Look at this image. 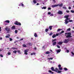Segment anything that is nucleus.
<instances>
[{"label":"nucleus","instance_id":"obj_1","mask_svg":"<svg viewBox=\"0 0 74 74\" xmlns=\"http://www.w3.org/2000/svg\"><path fill=\"white\" fill-rule=\"evenodd\" d=\"M65 36H66V38H70L72 37L71 33L70 32L65 33Z\"/></svg>","mask_w":74,"mask_h":74},{"label":"nucleus","instance_id":"obj_2","mask_svg":"<svg viewBox=\"0 0 74 74\" xmlns=\"http://www.w3.org/2000/svg\"><path fill=\"white\" fill-rule=\"evenodd\" d=\"M58 6H59L60 7H62L63 6V3H62L60 4H56L54 5H52V7L53 8H54L55 7H58Z\"/></svg>","mask_w":74,"mask_h":74},{"label":"nucleus","instance_id":"obj_3","mask_svg":"<svg viewBox=\"0 0 74 74\" xmlns=\"http://www.w3.org/2000/svg\"><path fill=\"white\" fill-rule=\"evenodd\" d=\"M15 25H18V26H21V23H18L17 21H15L14 23Z\"/></svg>","mask_w":74,"mask_h":74},{"label":"nucleus","instance_id":"obj_4","mask_svg":"<svg viewBox=\"0 0 74 74\" xmlns=\"http://www.w3.org/2000/svg\"><path fill=\"white\" fill-rule=\"evenodd\" d=\"M5 30H6V31H7V32H9L10 31V29L8 27H5Z\"/></svg>","mask_w":74,"mask_h":74},{"label":"nucleus","instance_id":"obj_5","mask_svg":"<svg viewBox=\"0 0 74 74\" xmlns=\"http://www.w3.org/2000/svg\"><path fill=\"white\" fill-rule=\"evenodd\" d=\"M69 41V39H65L63 41L64 43H68Z\"/></svg>","mask_w":74,"mask_h":74},{"label":"nucleus","instance_id":"obj_6","mask_svg":"<svg viewBox=\"0 0 74 74\" xmlns=\"http://www.w3.org/2000/svg\"><path fill=\"white\" fill-rule=\"evenodd\" d=\"M57 14L60 15H62L63 14V12L60 10H59L58 12H57Z\"/></svg>","mask_w":74,"mask_h":74},{"label":"nucleus","instance_id":"obj_7","mask_svg":"<svg viewBox=\"0 0 74 74\" xmlns=\"http://www.w3.org/2000/svg\"><path fill=\"white\" fill-rule=\"evenodd\" d=\"M51 70L52 71H55V72H56V70H55V69H54V67H52L51 68Z\"/></svg>","mask_w":74,"mask_h":74},{"label":"nucleus","instance_id":"obj_8","mask_svg":"<svg viewBox=\"0 0 74 74\" xmlns=\"http://www.w3.org/2000/svg\"><path fill=\"white\" fill-rule=\"evenodd\" d=\"M11 29L12 30H15V29H16V27H15V25H13Z\"/></svg>","mask_w":74,"mask_h":74},{"label":"nucleus","instance_id":"obj_9","mask_svg":"<svg viewBox=\"0 0 74 74\" xmlns=\"http://www.w3.org/2000/svg\"><path fill=\"white\" fill-rule=\"evenodd\" d=\"M57 44L58 45H62V44H63V42H58Z\"/></svg>","mask_w":74,"mask_h":74},{"label":"nucleus","instance_id":"obj_10","mask_svg":"<svg viewBox=\"0 0 74 74\" xmlns=\"http://www.w3.org/2000/svg\"><path fill=\"white\" fill-rule=\"evenodd\" d=\"M69 16H70L69 15H65V16H64V18H66L67 19V18H69Z\"/></svg>","mask_w":74,"mask_h":74},{"label":"nucleus","instance_id":"obj_11","mask_svg":"<svg viewBox=\"0 0 74 74\" xmlns=\"http://www.w3.org/2000/svg\"><path fill=\"white\" fill-rule=\"evenodd\" d=\"M61 51V49H59L57 51V53H59V52H60V51Z\"/></svg>","mask_w":74,"mask_h":74},{"label":"nucleus","instance_id":"obj_12","mask_svg":"<svg viewBox=\"0 0 74 74\" xmlns=\"http://www.w3.org/2000/svg\"><path fill=\"white\" fill-rule=\"evenodd\" d=\"M64 32V31H62L61 32H60L59 33H58V34H62V33H63Z\"/></svg>","mask_w":74,"mask_h":74},{"label":"nucleus","instance_id":"obj_13","mask_svg":"<svg viewBox=\"0 0 74 74\" xmlns=\"http://www.w3.org/2000/svg\"><path fill=\"white\" fill-rule=\"evenodd\" d=\"M48 72H49V73H51V74H53L54 73H53V72H52V71H51V70H49Z\"/></svg>","mask_w":74,"mask_h":74},{"label":"nucleus","instance_id":"obj_14","mask_svg":"<svg viewBox=\"0 0 74 74\" xmlns=\"http://www.w3.org/2000/svg\"><path fill=\"white\" fill-rule=\"evenodd\" d=\"M52 27H53L52 26H49V29L50 30H51L52 29Z\"/></svg>","mask_w":74,"mask_h":74},{"label":"nucleus","instance_id":"obj_15","mask_svg":"<svg viewBox=\"0 0 74 74\" xmlns=\"http://www.w3.org/2000/svg\"><path fill=\"white\" fill-rule=\"evenodd\" d=\"M19 6H21V5L22 7H24V5L23 3H21L19 5Z\"/></svg>","mask_w":74,"mask_h":74},{"label":"nucleus","instance_id":"obj_16","mask_svg":"<svg viewBox=\"0 0 74 74\" xmlns=\"http://www.w3.org/2000/svg\"><path fill=\"white\" fill-rule=\"evenodd\" d=\"M56 42H53V46H55V45H56Z\"/></svg>","mask_w":74,"mask_h":74},{"label":"nucleus","instance_id":"obj_17","mask_svg":"<svg viewBox=\"0 0 74 74\" xmlns=\"http://www.w3.org/2000/svg\"><path fill=\"white\" fill-rule=\"evenodd\" d=\"M33 3H34V4H36V3H37V1H36V0H34L33 1Z\"/></svg>","mask_w":74,"mask_h":74},{"label":"nucleus","instance_id":"obj_18","mask_svg":"<svg viewBox=\"0 0 74 74\" xmlns=\"http://www.w3.org/2000/svg\"><path fill=\"white\" fill-rule=\"evenodd\" d=\"M64 21H65V24H67L68 23H69V22L67 21V20L66 19Z\"/></svg>","mask_w":74,"mask_h":74},{"label":"nucleus","instance_id":"obj_19","mask_svg":"<svg viewBox=\"0 0 74 74\" xmlns=\"http://www.w3.org/2000/svg\"><path fill=\"white\" fill-rule=\"evenodd\" d=\"M56 35L55 34H53V36H52V37L53 38H54L56 37Z\"/></svg>","mask_w":74,"mask_h":74},{"label":"nucleus","instance_id":"obj_20","mask_svg":"<svg viewBox=\"0 0 74 74\" xmlns=\"http://www.w3.org/2000/svg\"><path fill=\"white\" fill-rule=\"evenodd\" d=\"M34 36L35 37H37V33H35L34 34Z\"/></svg>","mask_w":74,"mask_h":74},{"label":"nucleus","instance_id":"obj_21","mask_svg":"<svg viewBox=\"0 0 74 74\" xmlns=\"http://www.w3.org/2000/svg\"><path fill=\"white\" fill-rule=\"evenodd\" d=\"M12 49H14V50H16L18 49V48H16L15 47H12Z\"/></svg>","mask_w":74,"mask_h":74},{"label":"nucleus","instance_id":"obj_22","mask_svg":"<svg viewBox=\"0 0 74 74\" xmlns=\"http://www.w3.org/2000/svg\"><path fill=\"white\" fill-rule=\"evenodd\" d=\"M58 70L60 71L62 70H63V68H62V67L59 68L58 69Z\"/></svg>","mask_w":74,"mask_h":74},{"label":"nucleus","instance_id":"obj_23","mask_svg":"<svg viewBox=\"0 0 74 74\" xmlns=\"http://www.w3.org/2000/svg\"><path fill=\"white\" fill-rule=\"evenodd\" d=\"M56 72H57L58 73H62V71H56Z\"/></svg>","mask_w":74,"mask_h":74},{"label":"nucleus","instance_id":"obj_24","mask_svg":"<svg viewBox=\"0 0 74 74\" xmlns=\"http://www.w3.org/2000/svg\"><path fill=\"white\" fill-rule=\"evenodd\" d=\"M17 52V51L15 50L13 51V53H15V54H16V53Z\"/></svg>","mask_w":74,"mask_h":74},{"label":"nucleus","instance_id":"obj_25","mask_svg":"<svg viewBox=\"0 0 74 74\" xmlns=\"http://www.w3.org/2000/svg\"><path fill=\"white\" fill-rule=\"evenodd\" d=\"M47 7H43L42 8V9H44V10H45L46 9Z\"/></svg>","mask_w":74,"mask_h":74},{"label":"nucleus","instance_id":"obj_26","mask_svg":"<svg viewBox=\"0 0 74 74\" xmlns=\"http://www.w3.org/2000/svg\"><path fill=\"white\" fill-rule=\"evenodd\" d=\"M23 47H25V48H26V47H27L26 45L25 44H23Z\"/></svg>","mask_w":74,"mask_h":74},{"label":"nucleus","instance_id":"obj_27","mask_svg":"<svg viewBox=\"0 0 74 74\" xmlns=\"http://www.w3.org/2000/svg\"><path fill=\"white\" fill-rule=\"evenodd\" d=\"M5 22H6L7 23H10V21H9V20H6L5 21Z\"/></svg>","mask_w":74,"mask_h":74},{"label":"nucleus","instance_id":"obj_28","mask_svg":"<svg viewBox=\"0 0 74 74\" xmlns=\"http://www.w3.org/2000/svg\"><path fill=\"white\" fill-rule=\"evenodd\" d=\"M56 40H57L56 39H54L52 40V42H53L54 41H56Z\"/></svg>","mask_w":74,"mask_h":74},{"label":"nucleus","instance_id":"obj_29","mask_svg":"<svg viewBox=\"0 0 74 74\" xmlns=\"http://www.w3.org/2000/svg\"><path fill=\"white\" fill-rule=\"evenodd\" d=\"M49 30V29H45V32H48V31Z\"/></svg>","mask_w":74,"mask_h":74},{"label":"nucleus","instance_id":"obj_30","mask_svg":"<svg viewBox=\"0 0 74 74\" xmlns=\"http://www.w3.org/2000/svg\"><path fill=\"white\" fill-rule=\"evenodd\" d=\"M27 45H32V44L30 43H28L27 44Z\"/></svg>","mask_w":74,"mask_h":74},{"label":"nucleus","instance_id":"obj_31","mask_svg":"<svg viewBox=\"0 0 74 74\" xmlns=\"http://www.w3.org/2000/svg\"><path fill=\"white\" fill-rule=\"evenodd\" d=\"M29 50L28 49H25V50H24V52H28V51Z\"/></svg>","mask_w":74,"mask_h":74},{"label":"nucleus","instance_id":"obj_32","mask_svg":"<svg viewBox=\"0 0 74 74\" xmlns=\"http://www.w3.org/2000/svg\"><path fill=\"white\" fill-rule=\"evenodd\" d=\"M64 70L65 71H67L68 70V69H67L66 68H64Z\"/></svg>","mask_w":74,"mask_h":74},{"label":"nucleus","instance_id":"obj_33","mask_svg":"<svg viewBox=\"0 0 74 74\" xmlns=\"http://www.w3.org/2000/svg\"><path fill=\"white\" fill-rule=\"evenodd\" d=\"M46 53V54H49V53H50L49 51H47Z\"/></svg>","mask_w":74,"mask_h":74},{"label":"nucleus","instance_id":"obj_34","mask_svg":"<svg viewBox=\"0 0 74 74\" xmlns=\"http://www.w3.org/2000/svg\"><path fill=\"white\" fill-rule=\"evenodd\" d=\"M48 59L49 60H52L53 59V58H48Z\"/></svg>","mask_w":74,"mask_h":74},{"label":"nucleus","instance_id":"obj_35","mask_svg":"<svg viewBox=\"0 0 74 74\" xmlns=\"http://www.w3.org/2000/svg\"><path fill=\"white\" fill-rule=\"evenodd\" d=\"M58 68H56L55 69V70H56V71H58Z\"/></svg>","mask_w":74,"mask_h":74},{"label":"nucleus","instance_id":"obj_36","mask_svg":"<svg viewBox=\"0 0 74 74\" xmlns=\"http://www.w3.org/2000/svg\"><path fill=\"white\" fill-rule=\"evenodd\" d=\"M67 31H70L71 30V29L70 28H69L67 29Z\"/></svg>","mask_w":74,"mask_h":74},{"label":"nucleus","instance_id":"obj_37","mask_svg":"<svg viewBox=\"0 0 74 74\" xmlns=\"http://www.w3.org/2000/svg\"><path fill=\"white\" fill-rule=\"evenodd\" d=\"M73 20H70L69 21V22H73Z\"/></svg>","mask_w":74,"mask_h":74},{"label":"nucleus","instance_id":"obj_38","mask_svg":"<svg viewBox=\"0 0 74 74\" xmlns=\"http://www.w3.org/2000/svg\"><path fill=\"white\" fill-rule=\"evenodd\" d=\"M57 47L58 48H60V47L58 45H57Z\"/></svg>","mask_w":74,"mask_h":74},{"label":"nucleus","instance_id":"obj_39","mask_svg":"<svg viewBox=\"0 0 74 74\" xmlns=\"http://www.w3.org/2000/svg\"><path fill=\"white\" fill-rule=\"evenodd\" d=\"M62 8H63L64 9V10H66V9H67L66 8V7H62Z\"/></svg>","mask_w":74,"mask_h":74},{"label":"nucleus","instance_id":"obj_40","mask_svg":"<svg viewBox=\"0 0 74 74\" xmlns=\"http://www.w3.org/2000/svg\"><path fill=\"white\" fill-rule=\"evenodd\" d=\"M71 12L72 13H74V11L73 10H71Z\"/></svg>","mask_w":74,"mask_h":74},{"label":"nucleus","instance_id":"obj_41","mask_svg":"<svg viewBox=\"0 0 74 74\" xmlns=\"http://www.w3.org/2000/svg\"><path fill=\"white\" fill-rule=\"evenodd\" d=\"M35 53H31V55H35Z\"/></svg>","mask_w":74,"mask_h":74},{"label":"nucleus","instance_id":"obj_42","mask_svg":"<svg viewBox=\"0 0 74 74\" xmlns=\"http://www.w3.org/2000/svg\"><path fill=\"white\" fill-rule=\"evenodd\" d=\"M9 39H10V41H12V39L11 38H9Z\"/></svg>","mask_w":74,"mask_h":74},{"label":"nucleus","instance_id":"obj_43","mask_svg":"<svg viewBox=\"0 0 74 74\" xmlns=\"http://www.w3.org/2000/svg\"><path fill=\"white\" fill-rule=\"evenodd\" d=\"M61 67V65L60 64H59L58 65V67H59V68H60Z\"/></svg>","mask_w":74,"mask_h":74},{"label":"nucleus","instance_id":"obj_44","mask_svg":"<svg viewBox=\"0 0 74 74\" xmlns=\"http://www.w3.org/2000/svg\"><path fill=\"white\" fill-rule=\"evenodd\" d=\"M27 52H24V54H25V55H27L28 54V53H27Z\"/></svg>","mask_w":74,"mask_h":74},{"label":"nucleus","instance_id":"obj_45","mask_svg":"<svg viewBox=\"0 0 74 74\" xmlns=\"http://www.w3.org/2000/svg\"><path fill=\"white\" fill-rule=\"evenodd\" d=\"M66 19V20L68 21V20H70V18H68Z\"/></svg>","mask_w":74,"mask_h":74},{"label":"nucleus","instance_id":"obj_46","mask_svg":"<svg viewBox=\"0 0 74 74\" xmlns=\"http://www.w3.org/2000/svg\"><path fill=\"white\" fill-rule=\"evenodd\" d=\"M8 54L9 55H11V52H8Z\"/></svg>","mask_w":74,"mask_h":74},{"label":"nucleus","instance_id":"obj_47","mask_svg":"<svg viewBox=\"0 0 74 74\" xmlns=\"http://www.w3.org/2000/svg\"><path fill=\"white\" fill-rule=\"evenodd\" d=\"M60 30H61V29H58L57 30V32H59L60 31Z\"/></svg>","mask_w":74,"mask_h":74},{"label":"nucleus","instance_id":"obj_48","mask_svg":"<svg viewBox=\"0 0 74 74\" xmlns=\"http://www.w3.org/2000/svg\"><path fill=\"white\" fill-rule=\"evenodd\" d=\"M53 34L52 33V32H51L49 35V36H51V35H52Z\"/></svg>","mask_w":74,"mask_h":74},{"label":"nucleus","instance_id":"obj_49","mask_svg":"<svg viewBox=\"0 0 74 74\" xmlns=\"http://www.w3.org/2000/svg\"><path fill=\"white\" fill-rule=\"evenodd\" d=\"M15 33H18V30H15Z\"/></svg>","mask_w":74,"mask_h":74},{"label":"nucleus","instance_id":"obj_50","mask_svg":"<svg viewBox=\"0 0 74 74\" xmlns=\"http://www.w3.org/2000/svg\"><path fill=\"white\" fill-rule=\"evenodd\" d=\"M5 37L6 38H10V37L8 36H5Z\"/></svg>","mask_w":74,"mask_h":74},{"label":"nucleus","instance_id":"obj_51","mask_svg":"<svg viewBox=\"0 0 74 74\" xmlns=\"http://www.w3.org/2000/svg\"><path fill=\"white\" fill-rule=\"evenodd\" d=\"M48 10H51V8H48Z\"/></svg>","mask_w":74,"mask_h":74},{"label":"nucleus","instance_id":"obj_52","mask_svg":"<svg viewBox=\"0 0 74 74\" xmlns=\"http://www.w3.org/2000/svg\"><path fill=\"white\" fill-rule=\"evenodd\" d=\"M71 53L72 54V55H74V53L73 52H71Z\"/></svg>","mask_w":74,"mask_h":74},{"label":"nucleus","instance_id":"obj_53","mask_svg":"<svg viewBox=\"0 0 74 74\" xmlns=\"http://www.w3.org/2000/svg\"><path fill=\"white\" fill-rule=\"evenodd\" d=\"M66 12L67 13H69L70 12L69 10H66Z\"/></svg>","mask_w":74,"mask_h":74},{"label":"nucleus","instance_id":"obj_54","mask_svg":"<svg viewBox=\"0 0 74 74\" xmlns=\"http://www.w3.org/2000/svg\"><path fill=\"white\" fill-rule=\"evenodd\" d=\"M48 15H50L51 14V12H48Z\"/></svg>","mask_w":74,"mask_h":74},{"label":"nucleus","instance_id":"obj_55","mask_svg":"<svg viewBox=\"0 0 74 74\" xmlns=\"http://www.w3.org/2000/svg\"><path fill=\"white\" fill-rule=\"evenodd\" d=\"M66 52L67 53H69V50H66Z\"/></svg>","mask_w":74,"mask_h":74},{"label":"nucleus","instance_id":"obj_56","mask_svg":"<svg viewBox=\"0 0 74 74\" xmlns=\"http://www.w3.org/2000/svg\"><path fill=\"white\" fill-rule=\"evenodd\" d=\"M23 40V38H21V39L20 40V41H22Z\"/></svg>","mask_w":74,"mask_h":74},{"label":"nucleus","instance_id":"obj_57","mask_svg":"<svg viewBox=\"0 0 74 74\" xmlns=\"http://www.w3.org/2000/svg\"><path fill=\"white\" fill-rule=\"evenodd\" d=\"M0 56L1 57H3V55H2V54H1L0 55Z\"/></svg>","mask_w":74,"mask_h":74},{"label":"nucleus","instance_id":"obj_58","mask_svg":"<svg viewBox=\"0 0 74 74\" xmlns=\"http://www.w3.org/2000/svg\"><path fill=\"white\" fill-rule=\"evenodd\" d=\"M59 35V34H56V36H58Z\"/></svg>","mask_w":74,"mask_h":74},{"label":"nucleus","instance_id":"obj_59","mask_svg":"<svg viewBox=\"0 0 74 74\" xmlns=\"http://www.w3.org/2000/svg\"><path fill=\"white\" fill-rule=\"evenodd\" d=\"M17 52H18V53H20L21 51L20 50H18Z\"/></svg>","mask_w":74,"mask_h":74},{"label":"nucleus","instance_id":"obj_60","mask_svg":"<svg viewBox=\"0 0 74 74\" xmlns=\"http://www.w3.org/2000/svg\"><path fill=\"white\" fill-rule=\"evenodd\" d=\"M0 32H1V27H0Z\"/></svg>","mask_w":74,"mask_h":74},{"label":"nucleus","instance_id":"obj_61","mask_svg":"<svg viewBox=\"0 0 74 74\" xmlns=\"http://www.w3.org/2000/svg\"><path fill=\"white\" fill-rule=\"evenodd\" d=\"M53 1H54V3H56V1H55V0H52Z\"/></svg>","mask_w":74,"mask_h":74},{"label":"nucleus","instance_id":"obj_62","mask_svg":"<svg viewBox=\"0 0 74 74\" xmlns=\"http://www.w3.org/2000/svg\"><path fill=\"white\" fill-rule=\"evenodd\" d=\"M71 8L70 7H69V10H71Z\"/></svg>","mask_w":74,"mask_h":74},{"label":"nucleus","instance_id":"obj_63","mask_svg":"<svg viewBox=\"0 0 74 74\" xmlns=\"http://www.w3.org/2000/svg\"><path fill=\"white\" fill-rule=\"evenodd\" d=\"M3 51V49H0V52H1Z\"/></svg>","mask_w":74,"mask_h":74},{"label":"nucleus","instance_id":"obj_64","mask_svg":"<svg viewBox=\"0 0 74 74\" xmlns=\"http://www.w3.org/2000/svg\"><path fill=\"white\" fill-rule=\"evenodd\" d=\"M50 16H53V14H51L50 15Z\"/></svg>","mask_w":74,"mask_h":74}]
</instances>
